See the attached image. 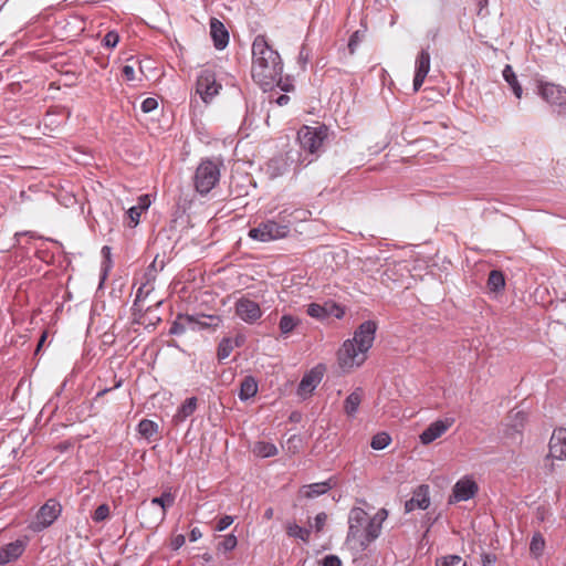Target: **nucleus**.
I'll return each instance as SVG.
<instances>
[{"label":"nucleus","instance_id":"1","mask_svg":"<svg viewBox=\"0 0 566 566\" xmlns=\"http://www.w3.org/2000/svg\"><path fill=\"white\" fill-rule=\"evenodd\" d=\"M282 72L280 54L268 43L264 35H258L252 43V78L266 91L280 83Z\"/></svg>","mask_w":566,"mask_h":566},{"label":"nucleus","instance_id":"2","mask_svg":"<svg viewBox=\"0 0 566 566\" xmlns=\"http://www.w3.org/2000/svg\"><path fill=\"white\" fill-rule=\"evenodd\" d=\"M387 516L386 509H380L376 514L369 516L364 509L353 507L348 514L346 543L358 552L365 551L370 543L379 537Z\"/></svg>","mask_w":566,"mask_h":566},{"label":"nucleus","instance_id":"3","mask_svg":"<svg viewBox=\"0 0 566 566\" xmlns=\"http://www.w3.org/2000/svg\"><path fill=\"white\" fill-rule=\"evenodd\" d=\"M377 325L373 321L361 323L352 339L344 342L338 350V365L343 371L359 367L366 360V353L373 346Z\"/></svg>","mask_w":566,"mask_h":566},{"label":"nucleus","instance_id":"4","mask_svg":"<svg viewBox=\"0 0 566 566\" xmlns=\"http://www.w3.org/2000/svg\"><path fill=\"white\" fill-rule=\"evenodd\" d=\"M220 166L221 163L212 159L199 164L193 176V185L199 193L206 195L216 187L220 180Z\"/></svg>","mask_w":566,"mask_h":566},{"label":"nucleus","instance_id":"5","mask_svg":"<svg viewBox=\"0 0 566 566\" xmlns=\"http://www.w3.org/2000/svg\"><path fill=\"white\" fill-rule=\"evenodd\" d=\"M327 127L319 125L316 127L303 126L297 132V140L303 150L308 151L311 155H316L321 151L324 140L327 138Z\"/></svg>","mask_w":566,"mask_h":566},{"label":"nucleus","instance_id":"6","mask_svg":"<svg viewBox=\"0 0 566 566\" xmlns=\"http://www.w3.org/2000/svg\"><path fill=\"white\" fill-rule=\"evenodd\" d=\"M298 157L301 158V154L293 150H290L284 155L273 157L266 163L265 174L270 179L281 177L291 170L292 166L296 163ZM312 161L313 159H310L306 163L305 159H300V166H307Z\"/></svg>","mask_w":566,"mask_h":566},{"label":"nucleus","instance_id":"7","mask_svg":"<svg viewBox=\"0 0 566 566\" xmlns=\"http://www.w3.org/2000/svg\"><path fill=\"white\" fill-rule=\"evenodd\" d=\"M290 226L286 223H277L274 220H268L258 227L249 230V237L260 242H270L287 237Z\"/></svg>","mask_w":566,"mask_h":566},{"label":"nucleus","instance_id":"8","mask_svg":"<svg viewBox=\"0 0 566 566\" xmlns=\"http://www.w3.org/2000/svg\"><path fill=\"white\" fill-rule=\"evenodd\" d=\"M62 505L55 499H49L38 511L30 528L33 532H41L51 526L61 515Z\"/></svg>","mask_w":566,"mask_h":566},{"label":"nucleus","instance_id":"9","mask_svg":"<svg viewBox=\"0 0 566 566\" xmlns=\"http://www.w3.org/2000/svg\"><path fill=\"white\" fill-rule=\"evenodd\" d=\"M538 94L549 105L558 107V113L566 116V88L554 83H542Z\"/></svg>","mask_w":566,"mask_h":566},{"label":"nucleus","instance_id":"10","mask_svg":"<svg viewBox=\"0 0 566 566\" xmlns=\"http://www.w3.org/2000/svg\"><path fill=\"white\" fill-rule=\"evenodd\" d=\"M324 373L325 366L321 364L307 371L298 384L297 395L303 399L310 397L322 381Z\"/></svg>","mask_w":566,"mask_h":566},{"label":"nucleus","instance_id":"11","mask_svg":"<svg viewBox=\"0 0 566 566\" xmlns=\"http://www.w3.org/2000/svg\"><path fill=\"white\" fill-rule=\"evenodd\" d=\"M234 310L235 315L248 324L255 323L262 316L260 305L248 297L239 298L235 302Z\"/></svg>","mask_w":566,"mask_h":566},{"label":"nucleus","instance_id":"12","mask_svg":"<svg viewBox=\"0 0 566 566\" xmlns=\"http://www.w3.org/2000/svg\"><path fill=\"white\" fill-rule=\"evenodd\" d=\"M479 486L475 481L469 476L460 479L453 486L452 495L449 500L450 503L468 501L475 496Z\"/></svg>","mask_w":566,"mask_h":566},{"label":"nucleus","instance_id":"13","mask_svg":"<svg viewBox=\"0 0 566 566\" xmlns=\"http://www.w3.org/2000/svg\"><path fill=\"white\" fill-rule=\"evenodd\" d=\"M454 423L453 418H446L436 420L434 422L430 423L419 436L420 442L422 444H429L443 436L448 429L452 427Z\"/></svg>","mask_w":566,"mask_h":566},{"label":"nucleus","instance_id":"14","mask_svg":"<svg viewBox=\"0 0 566 566\" xmlns=\"http://www.w3.org/2000/svg\"><path fill=\"white\" fill-rule=\"evenodd\" d=\"M547 460H566V429L559 428L553 431L549 440V453Z\"/></svg>","mask_w":566,"mask_h":566},{"label":"nucleus","instance_id":"15","mask_svg":"<svg viewBox=\"0 0 566 566\" xmlns=\"http://www.w3.org/2000/svg\"><path fill=\"white\" fill-rule=\"evenodd\" d=\"M221 85L217 84L214 76L211 73H202L197 81V93L200 95L205 103H208L219 93Z\"/></svg>","mask_w":566,"mask_h":566},{"label":"nucleus","instance_id":"16","mask_svg":"<svg viewBox=\"0 0 566 566\" xmlns=\"http://www.w3.org/2000/svg\"><path fill=\"white\" fill-rule=\"evenodd\" d=\"M416 72L413 77V91L418 92L422 86L426 76L430 71V54L427 49H422L416 59Z\"/></svg>","mask_w":566,"mask_h":566},{"label":"nucleus","instance_id":"17","mask_svg":"<svg viewBox=\"0 0 566 566\" xmlns=\"http://www.w3.org/2000/svg\"><path fill=\"white\" fill-rule=\"evenodd\" d=\"M429 504V488L428 485H420L415 490L412 497L405 503V510L407 513L416 509L426 510Z\"/></svg>","mask_w":566,"mask_h":566},{"label":"nucleus","instance_id":"18","mask_svg":"<svg viewBox=\"0 0 566 566\" xmlns=\"http://www.w3.org/2000/svg\"><path fill=\"white\" fill-rule=\"evenodd\" d=\"M25 551V543L21 539L11 542L0 548V566L17 560Z\"/></svg>","mask_w":566,"mask_h":566},{"label":"nucleus","instance_id":"19","mask_svg":"<svg viewBox=\"0 0 566 566\" xmlns=\"http://www.w3.org/2000/svg\"><path fill=\"white\" fill-rule=\"evenodd\" d=\"M210 35L218 50H223L229 43V33L226 27L216 18L210 20Z\"/></svg>","mask_w":566,"mask_h":566},{"label":"nucleus","instance_id":"20","mask_svg":"<svg viewBox=\"0 0 566 566\" xmlns=\"http://www.w3.org/2000/svg\"><path fill=\"white\" fill-rule=\"evenodd\" d=\"M155 280V270L154 263L147 269V271L143 275V281L136 292V297L134 304L137 305L142 303L153 291V282Z\"/></svg>","mask_w":566,"mask_h":566},{"label":"nucleus","instance_id":"21","mask_svg":"<svg viewBox=\"0 0 566 566\" xmlns=\"http://www.w3.org/2000/svg\"><path fill=\"white\" fill-rule=\"evenodd\" d=\"M364 398V390L357 387L344 401V411L348 417H355Z\"/></svg>","mask_w":566,"mask_h":566},{"label":"nucleus","instance_id":"22","mask_svg":"<svg viewBox=\"0 0 566 566\" xmlns=\"http://www.w3.org/2000/svg\"><path fill=\"white\" fill-rule=\"evenodd\" d=\"M198 406V399L196 397L187 398L184 403L177 409V412L172 417L175 423H181L186 421L196 410Z\"/></svg>","mask_w":566,"mask_h":566},{"label":"nucleus","instance_id":"23","mask_svg":"<svg viewBox=\"0 0 566 566\" xmlns=\"http://www.w3.org/2000/svg\"><path fill=\"white\" fill-rule=\"evenodd\" d=\"M185 318L188 324H197L201 328H217L221 324V318L217 315H202L200 318L186 315Z\"/></svg>","mask_w":566,"mask_h":566},{"label":"nucleus","instance_id":"24","mask_svg":"<svg viewBox=\"0 0 566 566\" xmlns=\"http://www.w3.org/2000/svg\"><path fill=\"white\" fill-rule=\"evenodd\" d=\"M331 489H332L331 481H325V482H318V483H313V484L306 485L303 488L302 492L306 497L313 499V497L319 496L322 494H325Z\"/></svg>","mask_w":566,"mask_h":566},{"label":"nucleus","instance_id":"25","mask_svg":"<svg viewBox=\"0 0 566 566\" xmlns=\"http://www.w3.org/2000/svg\"><path fill=\"white\" fill-rule=\"evenodd\" d=\"M258 392V384L251 376L245 377L240 386L239 397L241 400H248Z\"/></svg>","mask_w":566,"mask_h":566},{"label":"nucleus","instance_id":"26","mask_svg":"<svg viewBox=\"0 0 566 566\" xmlns=\"http://www.w3.org/2000/svg\"><path fill=\"white\" fill-rule=\"evenodd\" d=\"M503 78L507 82V84L511 86L514 95L517 97V98H521L522 97V93H523V90H522V86L520 85L518 81H517V77L513 71V67L511 65H505L503 72Z\"/></svg>","mask_w":566,"mask_h":566},{"label":"nucleus","instance_id":"27","mask_svg":"<svg viewBox=\"0 0 566 566\" xmlns=\"http://www.w3.org/2000/svg\"><path fill=\"white\" fill-rule=\"evenodd\" d=\"M300 318L290 314L283 315L279 322L281 335L287 337L300 325Z\"/></svg>","mask_w":566,"mask_h":566},{"label":"nucleus","instance_id":"28","mask_svg":"<svg viewBox=\"0 0 566 566\" xmlns=\"http://www.w3.org/2000/svg\"><path fill=\"white\" fill-rule=\"evenodd\" d=\"M174 502L175 497L170 492H164L160 496L154 497L150 501L153 505L161 507L160 520L165 518L167 507L171 506Z\"/></svg>","mask_w":566,"mask_h":566},{"label":"nucleus","instance_id":"29","mask_svg":"<svg viewBox=\"0 0 566 566\" xmlns=\"http://www.w3.org/2000/svg\"><path fill=\"white\" fill-rule=\"evenodd\" d=\"M505 286L504 275L501 271L493 270L489 274L488 287L492 292H499Z\"/></svg>","mask_w":566,"mask_h":566},{"label":"nucleus","instance_id":"30","mask_svg":"<svg viewBox=\"0 0 566 566\" xmlns=\"http://www.w3.org/2000/svg\"><path fill=\"white\" fill-rule=\"evenodd\" d=\"M253 452L261 458L274 457L277 453V448L270 442L260 441L256 442Z\"/></svg>","mask_w":566,"mask_h":566},{"label":"nucleus","instance_id":"31","mask_svg":"<svg viewBox=\"0 0 566 566\" xmlns=\"http://www.w3.org/2000/svg\"><path fill=\"white\" fill-rule=\"evenodd\" d=\"M138 432L146 439H150L158 432V424L149 419H143L138 423Z\"/></svg>","mask_w":566,"mask_h":566},{"label":"nucleus","instance_id":"32","mask_svg":"<svg viewBox=\"0 0 566 566\" xmlns=\"http://www.w3.org/2000/svg\"><path fill=\"white\" fill-rule=\"evenodd\" d=\"M436 566H467L460 555H446L436 559Z\"/></svg>","mask_w":566,"mask_h":566},{"label":"nucleus","instance_id":"33","mask_svg":"<svg viewBox=\"0 0 566 566\" xmlns=\"http://www.w3.org/2000/svg\"><path fill=\"white\" fill-rule=\"evenodd\" d=\"M390 441H391V438L388 433L379 432L373 437L370 447L374 450H382L390 443Z\"/></svg>","mask_w":566,"mask_h":566},{"label":"nucleus","instance_id":"34","mask_svg":"<svg viewBox=\"0 0 566 566\" xmlns=\"http://www.w3.org/2000/svg\"><path fill=\"white\" fill-rule=\"evenodd\" d=\"M306 313L316 319L323 321L326 318V308L324 304L311 303L307 305Z\"/></svg>","mask_w":566,"mask_h":566},{"label":"nucleus","instance_id":"35","mask_svg":"<svg viewBox=\"0 0 566 566\" xmlns=\"http://www.w3.org/2000/svg\"><path fill=\"white\" fill-rule=\"evenodd\" d=\"M232 350H233L232 340L230 338H223L218 346V352H217L218 359L223 360V359L228 358Z\"/></svg>","mask_w":566,"mask_h":566},{"label":"nucleus","instance_id":"36","mask_svg":"<svg viewBox=\"0 0 566 566\" xmlns=\"http://www.w3.org/2000/svg\"><path fill=\"white\" fill-rule=\"evenodd\" d=\"M526 418H527V415L523 410H517L515 412H512L510 416V419H511L510 426L515 431L518 432L523 428L524 422L526 421Z\"/></svg>","mask_w":566,"mask_h":566},{"label":"nucleus","instance_id":"37","mask_svg":"<svg viewBox=\"0 0 566 566\" xmlns=\"http://www.w3.org/2000/svg\"><path fill=\"white\" fill-rule=\"evenodd\" d=\"M545 541L541 534H535L532 537L531 544H530V551L533 555L539 556L544 549Z\"/></svg>","mask_w":566,"mask_h":566},{"label":"nucleus","instance_id":"38","mask_svg":"<svg viewBox=\"0 0 566 566\" xmlns=\"http://www.w3.org/2000/svg\"><path fill=\"white\" fill-rule=\"evenodd\" d=\"M287 534L293 537L301 538L302 541L306 542L310 537V531L306 528H303L296 524L290 525L287 528Z\"/></svg>","mask_w":566,"mask_h":566},{"label":"nucleus","instance_id":"39","mask_svg":"<svg viewBox=\"0 0 566 566\" xmlns=\"http://www.w3.org/2000/svg\"><path fill=\"white\" fill-rule=\"evenodd\" d=\"M237 537L232 534L227 535L218 543V549L223 552H230L237 546Z\"/></svg>","mask_w":566,"mask_h":566},{"label":"nucleus","instance_id":"40","mask_svg":"<svg viewBox=\"0 0 566 566\" xmlns=\"http://www.w3.org/2000/svg\"><path fill=\"white\" fill-rule=\"evenodd\" d=\"M324 308H326V318L334 316L336 318H342L344 316V310L333 302L324 303Z\"/></svg>","mask_w":566,"mask_h":566},{"label":"nucleus","instance_id":"41","mask_svg":"<svg viewBox=\"0 0 566 566\" xmlns=\"http://www.w3.org/2000/svg\"><path fill=\"white\" fill-rule=\"evenodd\" d=\"M109 516V507L107 504H102L96 507V510L93 513V521L94 522H103Z\"/></svg>","mask_w":566,"mask_h":566},{"label":"nucleus","instance_id":"42","mask_svg":"<svg viewBox=\"0 0 566 566\" xmlns=\"http://www.w3.org/2000/svg\"><path fill=\"white\" fill-rule=\"evenodd\" d=\"M118 42L119 35L116 31H108L103 39V45L108 49H114Z\"/></svg>","mask_w":566,"mask_h":566},{"label":"nucleus","instance_id":"43","mask_svg":"<svg viewBox=\"0 0 566 566\" xmlns=\"http://www.w3.org/2000/svg\"><path fill=\"white\" fill-rule=\"evenodd\" d=\"M186 322L185 316H178V318L171 324L169 334L171 335H181L186 332V325L182 323Z\"/></svg>","mask_w":566,"mask_h":566},{"label":"nucleus","instance_id":"44","mask_svg":"<svg viewBox=\"0 0 566 566\" xmlns=\"http://www.w3.org/2000/svg\"><path fill=\"white\" fill-rule=\"evenodd\" d=\"M158 107V102L154 97H147L142 102L140 108L144 113L148 114Z\"/></svg>","mask_w":566,"mask_h":566},{"label":"nucleus","instance_id":"45","mask_svg":"<svg viewBox=\"0 0 566 566\" xmlns=\"http://www.w3.org/2000/svg\"><path fill=\"white\" fill-rule=\"evenodd\" d=\"M140 208H136L135 206L134 207H130L127 211V216L130 220V224L133 227L137 226L138 222H139V218H140Z\"/></svg>","mask_w":566,"mask_h":566},{"label":"nucleus","instance_id":"46","mask_svg":"<svg viewBox=\"0 0 566 566\" xmlns=\"http://www.w3.org/2000/svg\"><path fill=\"white\" fill-rule=\"evenodd\" d=\"M359 42H360L359 32L356 31L352 34V36L349 38V41H348V50H349L350 54L355 53L356 48L359 44Z\"/></svg>","mask_w":566,"mask_h":566},{"label":"nucleus","instance_id":"47","mask_svg":"<svg viewBox=\"0 0 566 566\" xmlns=\"http://www.w3.org/2000/svg\"><path fill=\"white\" fill-rule=\"evenodd\" d=\"M233 523V517L230 516V515H224L222 516L218 523H217V526L216 528L218 531H224L226 528H228L231 524Z\"/></svg>","mask_w":566,"mask_h":566},{"label":"nucleus","instance_id":"48","mask_svg":"<svg viewBox=\"0 0 566 566\" xmlns=\"http://www.w3.org/2000/svg\"><path fill=\"white\" fill-rule=\"evenodd\" d=\"M185 542H186L185 535L178 534L172 537V539L170 542V546L174 551H177L185 544Z\"/></svg>","mask_w":566,"mask_h":566},{"label":"nucleus","instance_id":"49","mask_svg":"<svg viewBox=\"0 0 566 566\" xmlns=\"http://www.w3.org/2000/svg\"><path fill=\"white\" fill-rule=\"evenodd\" d=\"M322 566H342V562L337 556L328 555L323 559Z\"/></svg>","mask_w":566,"mask_h":566},{"label":"nucleus","instance_id":"50","mask_svg":"<svg viewBox=\"0 0 566 566\" xmlns=\"http://www.w3.org/2000/svg\"><path fill=\"white\" fill-rule=\"evenodd\" d=\"M326 520H327V515L325 513H318L315 516L314 527L316 528L317 532H319L323 528V526L325 525Z\"/></svg>","mask_w":566,"mask_h":566},{"label":"nucleus","instance_id":"51","mask_svg":"<svg viewBox=\"0 0 566 566\" xmlns=\"http://www.w3.org/2000/svg\"><path fill=\"white\" fill-rule=\"evenodd\" d=\"M122 73L127 81H133L135 78V70L130 65H124Z\"/></svg>","mask_w":566,"mask_h":566},{"label":"nucleus","instance_id":"52","mask_svg":"<svg viewBox=\"0 0 566 566\" xmlns=\"http://www.w3.org/2000/svg\"><path fill=\"white\" fill-rule=\"evenodd\" d=\"M149 206H150V200H149V197L146 195V196L139 197L138 205L135 207L140 208V212H142L144 210H147Z\"/></svg>","mask_w":566,"mask_h":566},{"label":"nucleus","instance_id":"53","mask_svg":"<svg viewBox=\"0 0 566 566\" xmlns=\"http://www.w3.org/2000/svg\"><path fill=\"white\" fill-rule=\"evenodd\" d=\"M496 562L495 555L485 554L482 557V564L483 566H493Z\"/></svg>","mask_w":566,"mask_h":566},{"label":"nucleus","instance_id":"54","mask_svg":"<svg viewBox=\"0 0 566 566\" xmlns=\"http://www.w3.org/2000/svg\"><path fill=\"white\" fill-rule=\"evenodd\" d=\"M202 536V533L200 532V530L198 527H195L190 531V534H189V539L191 542H196L198 541L200 537Z\"/></svg>","mask_w":566,"mask_h":566},{"label":"nucleus","instance_id":"55","mask_svg":"<svg viewBox=\"0 0 566 566\" xmlns=\"http://www.w3.org/2000/svg\"><path fill=\"white\" fill-rule=\"evenodd\" d=\"M289 102H290V96H287V95H285V94L280 95V96L275 99V103H276L279 106H284V105H286Z\"/></svg>","mask_w":566,"mask_h":566},{"label":"nucleus","instance_id":"56","mask_svg":"<svg viewBox=\"0 0 566 566\" xmlns=\"http://www.w3.org/2000/svg\"><path fill=\"white\" fill-rule=\"evenodd\" d=\"M307 59H308V53L305 50V48H302L300 51V60L303 61L304 63H306Z\"/></svg>","mask_w":566,"mask_h":566},{"label":"nucleus","instance_id":"57","mask_svg":"<svg viewBox=\"0 0 566 566\" xmlns=\"http://www.w3.org/2000/svg\"><path fill=\"white\" fill-rule=\"evenodd\" d=\"M273 516V509L269 507L265 512H264V517L270 520L272 518Z\"/></svg>","mask_w":566,"mask_h":566},{"label":"nucleus","instance_id":"58","mask_svg":"<svg viewBox=\"0 0 566 566\" xmlns=\"http://www.w3.org/2000/svg\"><path fill=\"white\" fill-rule=\"evenodd\" d=\"M478 6L480 7V11L488 6V0H476Z\"/></svg>","mask_w":566,"mask_h":566},{"label":"nucleus","instance_id":"59","mask_svg":"<svg viewBox=\"0 0 566 566\" xmlns=\"http://www.w3.org/2000/svg\"><path fill=\"white\" fill-rule=\"evenodd\" d=\"M102 253L108 258L111 254V249L108 247H103Z\"/></svg>","mask_w":566,"mask_h":566},{"label":"nucleus","instance_id":"60","mask_svg":"<svg viewBox=\"0 0 566 566\" xmlns=\"http://www.w3.org/2000/svg\"><path fill=\"white\" fill-rule=\"evenodd\" d=\"M45 338H46V334L44 333V334L41 336L40 340H39L38 349H36V350H39V349H40V347H41V346H42V344L44 343Z\"/></svg>","mask_w":566,"mask_h":566},{"label":"nucleus","instance_id":"61","mask_svg":"<svg viewBox=\"0 0 566 566\" xmlns=\"http://www.w3.org/2000/svg\"><path fill=\"white\" fill-rule=\"evenodd\" d=\"M23 233L17 232L15 237L22 235Z\"/></svg>","mask_w":566,"mask_h":566}]
</instances>
